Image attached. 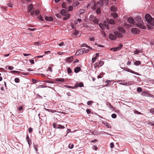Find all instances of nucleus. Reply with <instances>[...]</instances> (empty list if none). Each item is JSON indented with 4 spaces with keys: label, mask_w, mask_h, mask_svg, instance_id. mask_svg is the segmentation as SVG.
<instances>
[{
    "label": "nucleus",
    "mask_w": 154,
    "mask_h": 154,
    "mask_svg": "<svg viewBox=\"0 0 154 154\" xmlns=\"http://www.w3.org/2000/svg\"><path fill=\"white\" fill-rule=\"evenodd\" d=\"M83 84L82 82H80L78 84V86L80 87H83Z\"/></svg>",
    "instance_id": "nucleus-47"
},
{
    "label": "nucleus",
    "mask_w": 154,
    "mask_h": 154,
    "mask_svg": "<svg viewBox=\"0 0 154 154\" xmlns=\"http://www.w3.org/2000/svg\"><path fill=\"white\" fill-rule=\"evenodd\" d=\"M111 116L112 118H113V119H115L117 115L116 114H115V113L112 114L111 115Z\"/></svg>",
    "instance_id": "nucleus-48"
},
{
    "label": "nucleus",
    "mask_w": 154,
    "mask_h": 154,
    "mask_svg": "<svg viewBox=\"0 0 154 154\" xmlns=\"http://www.w3.org/2000/svg\"><path fill=\"white\" fill-rule=\"evenodd\" d=\"M118 82H121L119 83V84L120 85H124L126 86H128L130 85V84L128 82H125V81H123L122 80H118Z\"/></svg>",
    "instance_id": "nucleus-11"
},
{
    "label": "nucleus",
    "mask_w": 154,
    "mask_h": 154,
    "mask_svg": "<svg viewBox=\"0 0 154 154\" xmlns=\"http://www.w3.org/2000/svg\"><path fill=\"white\" fill-rule=\"evenodd\" d=\"M39 10H37L35 11L34 12V13H35V14L37 15L38 16V15L39 14Z\"/></svg>",
    "instance_id": "nucleus-43"
},
{
    "label": "nucleus",
    "mask_w": 154,
    "mask_h": 154,
    "mask_svg": "<svg viewBox=\"0 0 154 154\" xmlns=\"http://www.w3.org/2000/svg\"><path fill=\"white\" fill-rule=\"evenodd\" d=\"M73 59V57L71 56L70 57H68L66 58V60L67 62H71Z\"/></svg>",
    "instance_id": "nucleus-17"
},
{
    "label": "nucleus",
    "mask_w": 154,
    "mask_h": 154,
    "mask_svg": "<svg viewBox=\"0 0 154 154\" xmlns=\"http://www.w3.org/2000/svg\"><path fill=\"white\" fill-rule=\"evenodd\" d=\"M142 94L143 96H146L147 95H148V94L146 91H144L142 93Z\"/></svg>",
    "instance_id": "nucleus-39"
},
{
    "label": "nucleus",
    "mask_w": 154,
    "mask_h": 154,
    "mask_svg": "<svg viewBox=\"0 0 154 154\" xmlns=\"http://www.w3.org/2000/svg\"><path fill=\"white\" fill-rule=\"evenodd\" d=\"M106 126L108 128H110L111 127V125L108 123H107V124L106 125Z\"/></svg>",
    "instance_id": "nucleus-62"
},
{
    "label": "nucleus",
    "mask_w": 154,
    "mask_h": 154,
    "mask_svg": "<svg viewBox=\"0 0 154 154\" xmlns=\"http://www.w3.org/2000/svg\"><path fill=\"white\" fill-rule=\"evenodd\" d=\"M85 50V49L84 48H82L81 49L79 50V51L80 54V55L84 53Z\"/></svg>",
    "instance_id": "nucleus-20"
},
{
    "label": "nucleus",
    "mask_w": 154,
    "mask_h": 154,
    "mask_svg": "<svg viewBox=\"0 0 154 154\" xmlns=\"http://www.w3.org/2000/svg\"><path fill=\"white\" fill-rule=\"evenodd\" d=\"M57 125H58L54 123L53 124V126L54 128H57Z\"/></svg>",
    "instance_id": "nucleus-61"
},
{
    "label": "nucleus",
    "mask_w": 154,
    "mask_h": 154,
    "mask_svg": "<svg viewBox=\"0 0 154 154\" xmlns=\"http://www.w3.org/2000/svg\"><path fill=\"white\" fill-rule=\"evenodd\" d=\"M103 74H104L105 73H100V75H98L97 78L98 79H99V78H102L103 75Z\"/></svg>",
    "instance_id": "nucleus-33"
},
{
    "label": "nucleus",
    "mask_w": 154,
    "mask_h": 154,
    "mask_svg": "<svg viewBox=\"0 0 154 154\" xmlns=\"http://www.w3.org/2000/svg\"><path fill=\"white\" fill-rule=\"evenodd\" d=\"M86 111L88 114H89L91 112V111L89 109H87Z\"/></svg>",
    "instance_id": "nucleus-59"
},
{
    "label": "nucleus",
    "mask_w": 154,
    "mask_h": 154,
    "mask_svg": "<svg viewBox=\"0 0 154 154\" xmlns=\"http://www.w3.org/2000/svg\"><path fill=\"white\" fill-rule=\"evenodd\" d=\"M28 29L30 31H34L35 30H36V28L32 29V28H28Z\"/></svg>",
    "instance_id": "nucleus-52"
},
{
    "label": "nucleus",
    "mask_w": 154,
    "mask_h": 154,
    "mask_svg": "<svg viewBox=\"0 0 154 154\" xmlns=\"http://www.w3.org/2000/svg\"><path fill=\"white\" fill-rule=\"evenodd\" d=\"M137 91L139 92H141L142 91V88L140 87H138L137 89Z\"/></svg>",
    "instance_id": "nucleus-41"
},
{
    "label": "nucleus",
    "mask_w": 154,
    "mask_h": 154,
    "mask_svg": "<svg viewBox=\"0 0 154 154\" xmlns=\"http://www.w3.org/2000/svg\"><path fill=\"white\" fill-rule=\"evenodd\" d=\"M28 11L29 12H31L33 9V6L32 4H30L28 7Z\"/></svg>",
    "instance_id": "nucleus-16"
},
{
    "label": "nucleus",
    "mask_w": 154,
    "mask_h": 154,
    "mask_svg": "<svg viewBox=\"0 0 154 154\" xmlns=\"http://www.w3.org/2000/svg\"><path fill=\"white\" fill-rule=\"evenodd\" d=\"M48 70L51 72H52V68L51 67H49L48 68Z\"/></svg>",
    "instance_id": "nucleus-64"
},
{
    "label": "nucleus",
    "mask_w": 154,
    "mask_h": 154,
    "mask_svg": "<svg viewBox=\"0 0 154 154\" xmlns=\"http://www.w3.org/2000/svg\"><path fill=\"white\" fill-rule=\"evenodd\" d=\"M32 82L33 84H35L37 82V81L36 80L34 79H32Z\"/></svg>",
    "instance_id": "nucleus-50"
},
{
    "label": "nucleus",
    "mask_w": 154,
    "mask_h": 154,
    "mask_svg": "<svg viewBox=\"0 0 154 154\" xmlns=\"http://www.w3.org/2000/svg\"><path fill=\"white\" fill-rule=\"evenodd\" d=\"M104 63V62L103 61H100L98 63H97V66H98V67H101V66Z\"/></svg>",
    "instance_id": "nucleus-18"
},
{
    "label": "nucleus",
    "mask_w": 154,
    "mask_h": 154,
    "mask_svg": "<svg viewBox=\"0 0 154 154\" xmlns=\"http://www.w3.org/2000/svg\"><path fill=\"white\" fill-rule=\"evenodd\" d=\"M59 45L60 47H62L65 45L63 42H62L59 44Z\"/></svg>",
    "instance_id": "nucleus-46"
},
{
    "label": "nucleus",
    "mask_w": 154,
    "mask_h": 154,
    "mask_svg": "<svg viewBox=\"0 0 154 154\" xmlns=\"http://www.w3.org/2000/svg\"><path fill=\"white\" fill-rule=\"evenodd\" d=\"M64 17H63V19L64 20H66L68 19H69L70 17V15L69 14H68L67 15L64 16Z\"/></svg>",
    "instance_id": "nucleus-23"
},
{
    "label": "nucleus",
    "mask_w": 154,
    "mask_h": 154,
    "mask_svg": "<svg viewBox=\"0 0 154 154\" xmlns=\"http://www.w3.org/2000/svg\"><path fill=\"white\" fill-rule=\"evenodd\" d=\"M79 32V31L75 30L74 32L73 33V34L75 35H78Z\"/></svg>",
    "instance_id": "nucleus-38"
},
{
    "label": "nucleus",
    "mask_w": 154,
    "mask_h": 154,
    "mask_svg": "<svg viewBox=\"0 0 154 154\" xmlns=\"http://www.w3.org/2000/svg\"><path fill=\"white\" fill-rule=\"evenodd\" d=\"M145 19L148 23L147 27L149 29H152V28L149 27L150 25L154 26V18H152L151 16L149 14H146Z\"/></svg>",
    "instance_id": "nucleus-2"
},
{
    "label": "nucleus",
    "mask_w": 154,
    "mask_h": 154,
    "mask_svg": "<svg viewBox=\"0 0 154 154\" xmlns=\"http://www.w3.org/2000/svg\"><path fill=\"white\" fill-rule=\"evenodd\" d=\"M131 32L134 34H138L140 32L139 29L137 28H133L131 29Z\"/></svg>",
    "instance_id": "nucleus-6"
},
{
    "label": "nucleus",
    "mask_w": 154,
    "mask_h": 154,
    "mask_svg": "<svg viewBox=\"0 0 154 154\" xmlns=\"http://www.w3.org/2000/svg\"><path fill=\"white\" fill-rule=\"evenodd\" d=\"M110 145V147L111 148H112L114 147V143L113 142L111 143Z\"/></svg>",
    "instance_id": "nucleus-51"
},
{
    "label": "nucleus",
    "mask_w": 154,
    "mask_h": 154,
    "mask_svg": "<svg viewBox=\"0 0 154 154\" xmlns=\"http://www.w3.org/2000/svg\"><path fill=\"white\" fill-rule=\"evenodd\" d=\"M29 132V133H31L32 131V128L30 127L28 129Z\"/></svg>",
    "instance_id": "nucleus-54"
},
{
    "label": "nucleus",
    "mask_w": 154,
    "mask_h": 154,
    "mask_svg": "<svg viewBox=\"0 0 154 154\" xmlns=\"http://www.w3.org/2000/svg\"><path fill=\"white\" fill-rule=\"evenodd\" d=\"M73 7L72 6H69L68 7V10L69 11H71L73 10Z\"/></svg>",
    "instance_id": "nucleus-42"
},
{
    "label": "nucleus",
    "mask_w": 154,
    "mask_h": 154,
    "mask_svg": "<svg viewBox=\"0 0 154 154\" xmlns=\"http://www.w3.org/2000/svg\"><path fill=\"white\" fill-rule=\"evenodd\" d=\"M14 81L16 83H19L20 82V79L18 78H15L14 79Z\"/></svg>",
    "instance_id": "nucleus-40"
},
{
    "label": "nucleus",
    "mask_w": 154,
    "mask_h": 154,
    "mask_svg": "<svg viewBox=\"0 0 154 154\" xmlns=\"http://www.w3.org/2000/svg\"><path fill=\"white\" fill-rule=\"evenodd\" d=\"M87 104L88 105L90 106L92 105V102L90 101H88L87 102Z\"/></svg>",
    "instance_id": "nucleus-55"
},
{
    "label": "nucleus",
    "mask_w": 154,
    "mask_h": 154,
    "mask_svg": "<svg viewBox=\"0 0 154 154\" xmlns=\"http://www.w3.org/2000/svg\"><path fill=\"white\" fill-rule=\"evenodd\" d=\"M23 109V107L22 106H20L18 108V110L19 111H20L22 110Z\"/></svg>",
    "instance_id": "nucleus-63"
},
{
    "label": "nucleus",
    "mask_w": 154,
    "mask_h": 154,
    "mask_svg": "<svg viewBox=\"0 0 154 154\" xmlns=\"http://www.w3.org/2000/svg\"><path fill=\"white\" fill-rule=\"evenodd\" d=\"M67 72L68 74H70L72 72V70L70 67H68L67 68Z\"/></svg>",
    "instance_id": "nucleus-32"
},
{
    "label": "nucleus",
    "mask_w": 154,
    "mask_h": 154,
    "mask_svg": "<svg viewBox=\"0 0 154 154\" xmlns=\"http://www.w3.org/2000/svg\"><path fill=\"white\" fill-rule=\"evenodd\" d=\"M60 14H60L58 13V14H55V15L57 18H60V17H61Z\"/></svg>",
    "instance_id": "nucleus-53"
},
{
    "label": "nucleus",
    "mask_w": 154,
    "mask_h": 154,
    "mask_svg": "<svg viewBox=\"0 0 154 154\" xmlns=\"http://www.w3.org/2000/svg\"><path fill=\"white\" fill-rule=\"evenodd\" d=\"M134 113L137 114H139V115H141V114H142V113L141 112H139L136 110H135L134 111Z\"/></svg>",
    "instance_id": "nucleus-45"
},
{
    "label": "nucleus",
    "mask_w": 154,
    "mask_h": 154,
    "mask_svg": "<svg viewBox=\"0 0 154 154\" xmlns=\"http://www.w3.org/2000/svg\"><path fill=\"white\" fill-rule=\"evenodd\" d=\"M47 87V86H45L44 85H39L37 88H46Z\"/></svg>",
    "instance_id": "nucleus-36"
},
{
    "label": "nucleus",
    "mask_w": 154,
    "mask_h": 154,
    "mask_svg": "<svg viewBox=\"0 0 154 154\" xmlns=\"http://www.w3.org/2000/svg\"><path fill=\"white\" fill-rule=\"evenodd\" d=\"M74 147V145L70 143L68 146L69 148L70 149H72Z\"/></svg>",
    "instance_id": "nucleus-44"
},
{
    "label": "nucleus",
    "mask_w": 154,
    "mask_h": 154,
    "mask_svg": "<svg viewBox=\"0 0 154 154\" xmlns=\"http://www.w3.org/2000/svg\"><path fill=\"white\" fill-rule=\"evenodd\" d=\"M110 9L112 11L114 12L116 11V8L114 6H111L110 7Z\"/></svg>",
    "instance_id": "nucleus-22"
},
{
    "label": "nucleus",
    "mask_w": 154,
    "mask_h": 154,
    "mask_svg": "<svg viewBox=\"0 0 154 154\" xmlns=\"http://www.w3.org/2000/svg\"><path fill=\"white\" fill-rule=\"evenodd\" d=\"M57 128L58 129H64L65 128V127L61 125H57Z\"/></svg>",
    "instance_id": "nucleus-24"
},
{
    "label": "nucleus",
    "mask_w": 154,
    "mask_h": 154,
    "mask_svg": "<svg viewBox=\"0 0 154 154\" xmlns=\"http://www.w3.org/2000/svg\"><path fill=\"white\" fill-rule=\"evenodd\" d=\"M122 47L123 45L122 44H119V46H118V47L120 50L122 49Z\"/></svg>",
    "instance_id": "nucleus-56"
},
{
    "label": "nucleus",
    "mask_w": 154,
    "mask_h": 154,
    "mask_svg": "<svg viewBox=\"0 0 154 154\" xmlns=\"http://www.w3.org/2000/svg\"><path fill=\"white\" fill-rule=\"evenodd\" d=\"M81 70V68L79 67H77L74 69V72L75 73H78Z\"/></svg>",
    "instance_id": "nucleus-19"
},
{
    "label": "nucleus",
    "mask_w": 154,
    "mask_h": 154,
    "mask_svg": "<svg viewBox=\"0 0 154 154\" xmlns=\"http://www.w3.org/2000/svg\"><path fill=\"white\" fill-rule=\"evenodd\" d=\"M140 63V62L139 61H136L134 62V64L136 66H138Z\"/></svg>",
    "instance_id": "nucleus-29"
},
{
    "label": "nucleus",
    "mask_w": 154,
    "mask_h": 154,
    "mask_svg": "<svg viewBox=\"0 0 154 154\" xmlns=\"http://www.w3.org/2000/svg\"><path fill=\"white\" fill-rule=\"evenodd\" d=\"M150 112L152 114H154V109H150Z\"/></svg>",
    "instance_id": "nucleus-60"
},
{
    "label": "nucleus",
    "mask_w": 154,
    "mask_h": 154,
    "mask_svg": "<svg viewBox=\"0 0 154 154\" xmlns=\"http://www.w3.org/2000/svg\"><path fill=\"white\" fill-rule=\"evenodd\" d=\"M108 104L109 105V107L110 108H113V106H112V105L111 104L109 103H107L106 104L107 105H108Z\"/></svg>",
    "instance_id": "nucleus-57"
},
{
    "label": "nucleus",
    "mask_w": 154,
    "mask_h": 154,
    "mask_svg": "<svg viewBox=\"0 0 154 154\" xmlns=\"http://www.w3.org/2000/svg\"><path fill=\"white\" fill-rule=\"evenodd\" d=\"M85 11L84 9H82L80 10L79 11V15H81V14H83V13H85Z\"/></svg>",
    "instance_id": "nucleus-25"
},
{
    "label": "nucleus",
    "mask_w": 154,
    "mask_h": 154,
    "mask_svg": "<svg viewBox=\"0 0 154 154\" xmlns=\"http://www.w3.org/2000/svg\"><path fill=\"white\" fill-rule=\"evenodd\" d=\"M34 147L36 152V153H38V146H36V145H34Z\"/></svg>",
    "instance_id": "nucleus-35"
},
{
    "label": "nucleus",
    "mask_w": 154,
    "mask_h": 154,
    "mask_svg": "<svg viewBox=\"0 0 154 154\" xmlns=\"http://www.w3.org/2000/svg\"><path fill=\"white\" fill-rule=\"evenodd\" d=\"M128 22L134 25L135 23V22L133 18L132 17H129L128 19Z\"/></svg>",
    "instance_id": "nucleus-10"
},
{
    "label": "nucleus",
    "mask_w": 154,
    "mask_h": 154,
    "mask_svg": "<svg viewBox=\"0 0 154 154\" xmlns=\"http://www.w3.org/2000/svg\"><path fill=\"white\" fill-rule=\"evenodd\" d=\"M141 50H139L138 49H137L134 52V54H138L140 52Z\"/></svg>",
    "instance_id": "nucleus-30"
},
{
    "label": "nucleus",
    "mask_w": 154,
    "mask_h": 154,
    "mask_svg": "<svg viewBox=\"0 0 154 154\" xmlns=\"http://www.w3.org/2000/svg\"><path fill=\"white\" fill-rule=\"evenodd\" d=\"M111 15L114 18H116L118 17V15L116 13H112Z\"/></svg>",
    "instance_id": "nucleus-27"
},
{
    "label": "nucleus",
    "mask_w": 154,
    "mask_h": 154,
    "mask_svg": "<svg viewBox=\"0 0 154 154\" xmlns=\"http://www.w3.org/2000/svg\"><path fill=\"white\" fill-rule=\"evenodd\" d=\"M38 18L41 21H43L44 20V19L42 18L41 15H40L38 17Z\"/></svg>",
    "instance_id": "nucleus-37"
},
{
    "label": "nucleus",
    "mask_w": 154,
    "mask_h": 154,
    "mask_svg": "<svg viewBox=\"0 0 154 154\" xmlns=\"http://www.w3.org/2000/svg\"><path fill=\"white\" fill-rule=\"evenodd\" d=\"M90 18L91 20L94 22L95 23H98V20L96 18V17L94 15H91L90 16Z\"/></svg>",
    "instance_id": "nucleus-12"
},
{
    "label": "nucleus",
    "mask_w": 154,
    "mask_h": 154,
    "mask_svg": "<svg viewBox=\"0 0 154 154\" xmlns=\"http://www.w3.org/2000/svg\"><path fill=\"white\" fill-rule=\"evenodd\" d=\"M44 82L46 83H54V82H53L52 81H49V80H45L44 81Z\"/></svg>",
    "instance_id": "nucleus-49"
},
{
    "label": "nucleus",
    "mask_w": 154,
    "mask_h": 154,
    "mask_svg": "<svg viewBox=\"0 0 154 154\" xmlns=\"http://www.w3.org/2000/svg\"><path fill=\"white\" fill-rule=\"evenodd\" d=\"M124 68L125 69H127V70H125V69H124V70L126 71H127L128 72H131L132 73H133L134 74H136V75H139V73H138L137 72H134L133 70H132L129 69V68H126V67H124Z\"/></svg>",
    "instance_id": "nucleus-8"
},
{
    "label": "nucleus",
    "mask_w": 154,
    "mask_h": 154,
    "mask_svg": "<svg viewBox=\"0 0 154 154\" xmlns=\"http://www.w3.org/2000/svg\"><path fill=\"white\" fill-rule=\"evenodd\" d=\"M60 14L63 16H66L68 14V11L66 9H62L60 11Z\"/></svg>",
    "instance_id": "nucleus-7"
},
{
    "label": "nucleus",
    "mask_w": 154,
    "mask_h": 154,
    "mask_svg": "<svg viewBox=\"0 0 154 154\" xmlns=\"http://www.w3.org/2000/svg\"><path fill=\"white\" fill-rule=\"evenodd\" d=\"M114 34L116 36V38H123L124 37L123 35L119 32L116 31L114 32Z\"/></svg>",
    "instance_id": "nucleus-5"
},
{
    "label": "nucleus",
    "mask_w": 154,
    "mask_h": 154,
    "mask_svg": "<svg viewBox=\"0 0 154 154\" xmlns=\"http://www.w3.org/2000/svg\"><path fill=\"white\" fill-rule=\"evenodd\" d=\"M14 67L13 66H8V69L10 70H12L13 69Z\"/></svg>",
    "instance_id": "nucleus-58"
},
{
    "label": "nucleus",
    "mask_w": 154,
    "mask_h": 154,
    "mask_svg": "<svg viewBox=\"0 0 154 154\" xmlns=\"http://www.w3.org/2000/svg\"><path fill=\"white\" fill-rule=\"evenodd\" d=\"M112 49L114 51H116L118 50H120L119 48L118 47H116L114 48H112Z\"/></svg>",
    "instance_id": "nucleus-31"
},
{
    "label": "nucleus",
    "mask_w": 154,
    "mask_h": 154,
    "mask_svg": "<svg viewBox=\"0 0 154 154\" xmlns=\"http://www.w3.org/2000/svg\"><path fill=\"white\" fill-rule=\"evenodd\" d=\"M56 81L60 82H64V79L61 78H56L55 79Z\"/></svg>",
    "instance_id": "nucleus-21"
},
{
    "label": "nucleus",
    "mask_w": 154,
    "mask_h": 154,
    "mask_svg": "<svg viewBox=\"0 0 154 154\" xmlns=\"http://www.w3.org/2000/svg\"><path fill=\"white\" fill-rule=\"evenodd\" d=\"M45 19L47 21H51L53 20V18L51 17L45 16Z\"/></svg>",
    "instance_id": "nucleus-15"
},
{
    "label": "nucleus",
    "mask_w": 154,
    "mask_h": 154,
    "mask_svg": "<svg viewBox=\"0 0 154 154\" xmlns=\"http://www.w3.org/2000/svg\"><path fill=\"white\" fill-rule=\"evenodd\" d=\"M109 38L110 40H115L116 39L115 35L111 33H110L109 35Z\"/></svg>",
    "instance_id": "nucleus-13"
},
{
    "label": "nucleus",
    "mask_w": 154,
    "mask_h": 154,
    "mask_svg": "<svg viewBox=\"0 0 154 154\" xmlns=\"http://www.w3.org/2000/svg\"><path fill=\"white\" fill-rule=\"evenodd\" d=\"M99 26L102 30H104L105 28L109 29V28L108 24L106 21H104L103 23H100L99 24Z\"/></svg>",
    "instance_id": "nucleus-4"
},
{
    "label": "nucleus",
    "mask_w": 154,
    "mask_h": 154,
    "mask_svg": "<svg viewBox=\"0 0 154 154\" xmlns=\"http://www.w3.org/2000/svg\"><path fill=\"white\" fill-rule=\"evenodd\" d=\"M62 6L63 8H67V6L66 5V3H63L62 4Z\"/></svg>",
    "instance_id": "nucleus-28"
},
{
    "label": "nucleus",
    "mask_w": 154,
    "mask_h": 154,
    "mask_svg": "<svg viewBox=\"0 0 154 154\" xmlns=\"http://www.w3.org/2000/svg\"><path fill=\"white\" fill-rule=\"evenodd\" d=\"M108 24H110L111 25H113L115 23V22L112 19H107Z\"/></svg>",
    "instance_id": "nucleus-14"
},
{
    "label": "nucleus",
    "mask_w": 154,
    "mask_h": 154,
    "mask_svg": "<svg viewBox=\"0 0 154 154\" xmlns=\"http://www.w3.org/2000/svg\"><path fill=\"white\" fill-rule=\"evenodd\" d=\"M119 32L122 34H124L126 33L125 29L122 27H119L118 29Z\"/></svg>",
    "instance_id": "nucleus-9"
},
{
    "label": "nucleus",
    "mask_w": 154,
    "mask_h": 154,
    "mask_svg": "<svg viewBox=\"0 0 154 154\" xmlns=\"http://www.w3.org/2000/svg\"><path fill=\"white\" fill-rule=\"evenodd\" d=\"M79 2L76 1L73 3V5L74 7H77L79 5Z\"/></svg>",
    "instance_id": "nucleus-26"
},
{
    "label": "nucleus",
    "mask_w": 154,
    "mask_h": 154,
    "mask_svg": "<svg viewBox=\"0 0 154 154\" xmlns=\"http://www.w3.org/2000/svg\"><path fill=\"white\" fill-rule=\"evenodd\" d=\"M135 20L137 22L136 25L137 27L143 29H146V27L143 24V22L141 17L139 16L137 17Z\"/></svg>",
    "instance_id": "nucleus-3"
},
{
    "label": "nucleus",
    "mask_w": 154,
    "mask_h": 154,
    "mask_svg": "<svg viewBox=\"0 0 154 154\" xmlns=\"http://www.w3.org/2000/svg\"><path fill=\"white\" fill-rule=\"evenodd\" d=\"M108 3V0H100L96 2L95 0L91 1L88 5H90L92 9L96 10V13L97 14H100L101 13V8L103 5H107Z\"/></svg>",
    "instance_id": "nucleus-1"
},
{
    "label": "nucleus",
    "mask_w": 154,
    "mask_h": 154,
    "mask_svg": "<svg viewBox=\"0 0 154 154\" xmlns=\"http://www.w3.org/2000/svg\"><path fill=\"white\" fill-rule=\"evenodd\" d=\"M97 57H93L92 59V62L93 63H94L97 60Z\"/></svg>",
    "instance_id": "nucleus-34"
}]
</instances>
